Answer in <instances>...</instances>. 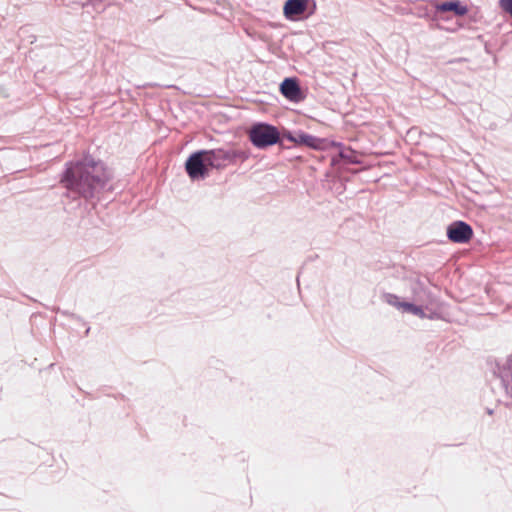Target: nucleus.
Returning a JSON list of instances; mask_svg holds the SVG:
<instances>
[{"mask_svg": "<svg viewBox=\"0 0 512 512\" xmlns=\"http://www.w3.org/2000/svg\"><path fill=\"white\" fill-rule=\"evenodd\" d=\"M112 173L107 165L90 153L79 159L67 161L60 175L59 184L74 200L90 201L111 189Z\"/></svg>", "mask_w": 512, "mask_h": 512, "instance_id": "1", "label": "nucleus"}, {"mask_svg": "<svg viewBox=\"0 0 512 512\" xmlns=\"http://www.w3.org/2000/svg\"><path fill=\"white\" fill-rule=\"evenodd\" d=\"M281 131L275 125L267 122L254 123L249 131L248 138L257 149H267L280 143Z\"/></svg>", "mask_w": 512, "mask_h": 512, "instance_id": "2", "label": "nucleus"}, {"mask_svg": "<svg viewBox=\"0 0 512 512\" xmlns=\"http://www.w3.org/2000/svg\"><path fill=\"white\" fill-rule=\"evenodd\" d=\"M210 158L211 169L222 170L225 167L236 164L239 160L244 162L251 156L249 149L215 148L207 149Z\"/></svg>", "mask_w": 512, "mask_h": 512, "instance_id": "3", "label": "nucleus"}, {"mask_svg": "<svg viewBox=\"0 0 512 512\" xmlns=\"http://www.w3.org/2000/svg\"><path fill=\"white\" fill-rule=\"evenodd\" d=\"M209 162L207 149L194 151L185 161V171L192 181L204 180L211 169Z\"/></svg>", "mask_w": 512, "mask_h": 512, "instance_id": "4", "label": "nucleus"}, {"mask_svg": "<svg viewBox=\"0 0 512 512\" xmlns=\"http://www.w3.org/2000/svg\"><path fill=\"white\" fill-rule=\"evenodd\" d=\"M409 284L412 293V300L414 302L424 304L426 310H430L432 307L437 306V296L420 278L410 279Z\"/></svg>", "mask_w": 512, "mask_h": 512, "instance_id": "5", "label": "nucleus"}, {"mask_svg": "<svg viewBox=\"0 0 512 512\" xmlns=\"http://www.w3.org/2000/svg\"><path fill=\"white\" fill-rule=\"evenodd\" d=\"M316 10L314 0H286L283 6V14L286 19L296 21L305 16H309Z\"/></svg>", "mask_w": 512, "mask_h": 512, "instance_id": "6", "label": "nucleus"}, {"mask_svg": "<svg viewBox=\"0 0 512 512\" xmlns=\"http://www.w3.org/2000/svg\"><path fill=\"white\" fill-rule=\"evenodd\" d=\"M446 235L452 243L466 244L472 239L474 232L470 224L457 220L447 226Z\"/></svg>", "mask_w": 512, "mask_h": 512, "instance_id": "7", "label": "nucleus"}, {"mask_svg": "<svg viewBox=\"0 0 512 512\" xmlns=\"http://www.w3.org/2000/svg\"><path fill=\"white\" fill-rule=\"evenodd\" d=\"M280 93L290 102L299 103L306 98L297 77H286L279 86Z\"/></svg>", "mask_w": 512, "mask_h": 512, "instance_id": "8", "label": "nucleus"}, {"mask_svg": "<svg viewBox=\"0 0 512 512\" xmlns=\"http://www.w3.org/2000/svg\"><path fill=\"white\" fill-rule=\"evenodd\" d=\"M308 147L313 150L322 151L328 149L330 146H341V143H335L334 141H330L326 138H320L311 134L304 132L303 130H298L297 135V144Z\"/></svg>", "mask_w": 512, "mask_h": 512, "instance_id": "9", "label": "nucleus"}, {"mask_svg": "<svg viewBox=\"0 0 512 512\" xmlns=\"http://www.w3.org/2000/svg\"><path fill=\"white\" fill-rule=\"evenodd\" d=\"M401 309L404 311V312H408V313H411L415 316H418L419 318L421 319H438L439 318V314L435 311H431L429 314H427L425 312V305L422 304V303H416V302H403L401 304Z\"/></svg>", "mask_w": 512, "mask_h": 512, "instance_id": "10", "label": "nucleus"}, {"mask_svg": "<svg viewBox=\"0 0 512 512\" xmlns=\"http://www.w3.org/2000/svg\"><path fill=\"white\" fill-rule=\"evenodd\" d=\"M437 11L441 13L452 12L455 16H464L468 12L466 5L459 0L445 1L437 5Z\"/></svg>", "mask_w": 512, "mask_h": 512, "instance_id": "11", "label": "nucleus"}, {"mask_svg": "<svg viewBox=\"0 0 512 512\" xmlns=\"http://www.w3.org/2000/svg\"><path fill=\"white\" fill-rule=\"evenodd\" d=\"M297 135H298V130L290 131V130L284 129L281 132L280 143H277V145L282 149H289L290 148L289 146H285L284 140H288L290 142L297 144Z\"/></svg>", "mask_w": 512, "mask_h": 512, "instance_id": "12", "label": "nucleus"}, {"mask_svg": "<svg viewBox=\"0 0 512 512\" xmlns=\"http://www.w3.org/2000/svg\"><path fill=\"white\" fill-rule=\"evenodd\" d=\"M383 298L389 305L399 309H401V304L404 302L400 301L399 297L393 293H384Z\"/></svg>", "mask_w": 512, "mask_h": 512, "instance_id": "13", "label": "nucleus"}, {"mask_svg": "<svg viewBox=\"0 0 512 512\" xmlns=\"http://www.w3.org/2000/svg\"><path fill=\"white\" fill-rule=\"evenodd\" d=\"M354 153L353 150L349 149L348 151L340 150V157L342 159H346L349 163H356L357 161L352 158V154Z\"/></svg>", "mask_w": 512, "mask_h": 512, "instance_id": "14", "label": "nucleus"}, {"mask_svg": "<svg viewBox=\"0 0 512 512\" xmlns=\"http://www.w3.org/2000/svg\"><path fill=\"white\" fill-rule=\"evenodd\" d=\"M55 311L57 313H60L63 316L69 317V318H71L73 320L83 321V319L80 316H78V315H76V314H74V313H72V312H70L68 310H61L60 308H57Z\"/></svg>", "mask_w": 512, "mask_h": 512, "instance_id": "15", "label": "nucleus"}, {"mask_svg": "<svg viewBox=\"0 0 512 512\" xmlns=\"http://www.w3.org/2000/svg\"><path fill=\"white\" fill-rule=\"evenodd\" d=\"M501 8L512 16V0H499Z\"/></svg>", "mask_w": 512, "mask_h": 512, "instance_id": "16", "label": "nucleus"}, {"mask_svg": "<svg viewBox=\"0 0 512 512\" xmlns=\"http://www.w3.org/2000/svg\"><path fill=\"white\" fill-rule=\"evenodd\" d=\"M486 412H487L489 415H492L494 411H493V409L487 408V409H486Z\"/></svg>", "mask_w": 512, "mask_h": 512, "instance_id": "17", "label": "nucleus"}, {"mask_svg": "<svg viewBox=\"0 0 512 512\" xmlns=\"http://www.w3.org/2000/svg\"><path fill=\"white\" fill-rule=\"evenodd\" d=\"M89 332H90V327L88 326V327L86 328L85 335H88V334H89Z\"/></svg>", "mask_w": 512, "mask_h": 512, "instance_id": "18", "label": "nucleus"}]
</instances>
